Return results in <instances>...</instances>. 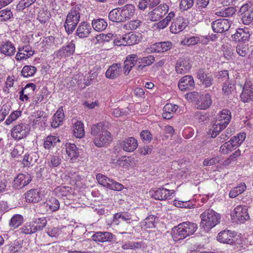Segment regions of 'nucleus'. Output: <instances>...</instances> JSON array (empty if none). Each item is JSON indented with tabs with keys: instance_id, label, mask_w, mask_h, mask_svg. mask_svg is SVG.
I'll list each match as a JSON object with an SVG mask.
<instances>
[{
	"instance_id": "nucleus-25",
	"label": "nucleus",
	"mask_w": 253,
	"mask_h": 253,
	"mask_svg": "<svg viewBox=\"0 0 253 253\" xmlns=\"http://www.w3.org/2000/svg\"><path fill=\"white\" fill-rule=\"evenodd\" d=\"M197 108L201 110H206L212 104L211 96L209 93H206L200 96L197 100Z\"/></svg>"
},
{
	"instance_id": "nucleus-4",
	"label": "nucleus",
	"mask_w": 253,
	"mask_h": 253,
	"mask_svg": "<svg viewBox=\"0 0 253 253\" xmlns=\"http://www.w3.org/2000/svg\"><path fill=\"white\" fill-rule=\"evenodd\" d=\"M201 221L200 227L205 230H209L215 226L220 222V215L212 209L205 211L200 215Z\"/></svg>"
},
{
	"instance_id": "nucleus-47",
	"label": "nucleus",
	"mask_w": 253,
	"mask_h": 253,
	"mask_svg": "<svg viewBox=\"0 0 253 253\" xmlns=\"http://www.w3.org/2000/svg\"><path fill=\"white\" fill-rule=\"evenodd\" d=\"M236 11L235 8L233 7H228L222 9L215 12V14L221 17H230L233 16Z\"/></svg>"
},
{
	"instance_id": "nucleus-30",
	"label": "nucleus",
	"mask_w": 253,
	"mask_h": 253,
	"mask_svg": "<svg viewBox=\"0 0 253 253\" xmlns=\"http://www.w3.org/2000/svg\"><path fill=\"white\" fill-rule=\"evenodd\" d=\"M38 158V155L36 152L27 153L24 155L22 163L24 167H29L37 161Z\"/></svg>"
},
{
	"instance_id": "nucleus-49",
	"label": "nucleus",
	"mask_w": 253,
	"mask_h": 253,
	"mask_svg": "<svg viewBox=\"0 0 253 253\" xmlns=\"http://www.w3.org/2000/svg\"><path fill=\"white\" fill-rule=\"evenodd\" d=\"M23 221V216L20 214H16L12 216L9 225L11 228L15 229L21 225Z\"/></svg>"
},
{
	"instance_id": "nucleus-56",
	"label": "nucleus",
	"mask_w": 253,
	"mask_h": 253,
	"mask_svg": "<svg viewBox=\"0 0 253 253\" xmlns=\"http://www.w3.org/2000/svg\"><path fill=\"white\" fill-rule=\"evenodd\" d=\"M131 160L130 157H123L118 159L115 163L120 167L127 168L130 166Z\"/></svg>"
},
{
	"instance_id": "nucleus-39",
	"label": "nucleus",
	"mask_w": 253,
	"mask_h": 253,
	"mask_svg": "<svg viewBox=\"0 0 253 253\" xmlns=\"http://www.w3.org/2000/svg\"><path fill=\"white\" fill-rule=\"evenodd\" d=\"M107 22L103 19H94L92 21V27L97 31L104 30L107 27Z\"/></svg>"
},
{
	"instance_id": "nucleus-27",
	"label": "nucleus",
	"mask_w": 253,
	"mask_h": 253,
	"mask_svg": "<svg viewBox=\"0 0 253 253\" xmlns=\"http://www.w3.org/2000/svg\"><path fill=\"white\" fill-rule=\"evenodd\" d=\"M171 46L172 43L170 42H163L152 44L151 49L154 52H164L169 50Z\"/></svg>"
},
{
	"instance_id": "nucleus-12",
	"label": "nucleus",
	"mask_w": 253,
	"mask_h": 253,
	"mask_svg": "<svg viewBox=\"0 0 253 253\" xmlns=\"http://www.w3.org/2000/svg\"><path fill=\"white\" fill-rule=\"evenodd\" d=\"M231 22L226 19H217L211 23V27L215 33H223L230 27Z\"/></svg>"
},
{
	"instance_id": "nucleus-34",
	"label": "nucleus",
	"mask_w": 253,
	"mask_h": 253,
	"mask_svg": "<svg viewBox=\"0 0 253 253\" xmlns=\"http://www.w3.org/2000/svg\"><path fill=\"white\" fill-rule=\"evenodd\" d=\"M120 8L123 13L125 21L130 19L135 13V8L133 4H126L124 6Z\"/></svg>"
},
{
	"instance_id": "nucleus-5",
	"label": "nucleus",
	"mask_w": 253,
	"mask_h": 253,
	"mask_svg": "<svg viewBox=\"0 0 253 253\" xmlns=\"http://www.w3.org/2000/svg\"><path fill=\"white\" fill-rule=\"evenodd\" d=\"M96 179L100 184L113 190L121 191L124 188L121 183L110 179L101 173H98L96 175Z\"/></svg>"
},
{
	"instance_id": "nucleus-1",
	"label": "nucleus",
	"mask_w": 253,
	"mask_h": 253,
	"mask_svg": "<svg viewBox=\"0 0 253 253\" xmlns=\"http://www.w3.org/2000/svg\"><path fill=\"white\" fill-rule=\"evenodd\" d=\"M91 134L94 136L93 142L97 147L106 146L111 141V134L106 129L103 122L93 125Z\"/></svg>"
},
{
	"instance_id": "nucleus-11",
	"label": "nucleus",
	"mask_w": 253,
	"mask_h": 253,
	"mask_svg": "<svg viewBox=\"0 0 253 253\" xmlns=\"http://www.w3.org/2000/svg\"><path fill=\"white\" fill-rule=\"evenodd\" d=\"M250 33V29L248 27L238 28L236 33L232 35L231 37L233 41L236 42H245L246 41H249L251 36Z\"/></svg>"
},
{
	"instance_id": "nucleus-21",
	"label": "nucleus",
	"mask_w": 253,
	"mask_h": 253,
	"mask_svg": "<svg viewBox=\"0 0 253 253\" xmlns=\"http://www.w3.org/2000/svg\"><path fill=\"white\" fill-rule=\"evenodd\" d=\"M16 52V48L10 41L2 42L0 44V53L6 56H12Z\"/></svg>"
},
{
	"instance_id": "nucleus-60",
	"label": "nucleus",
	"mask_w": 253,
	"mask_h": 253,
	"mask_svg": "<svg viewBox=\"0 0 253 253\" xmlns=\"http://www.w3.org/2000/svg\"><path fill=\"white\" fill-rule=\"evenodd\" d=\"M20 232L25 234H32L36 233L34 231V228L33 224L30 223L29 224H26L23 227L20 228Z\"/></svg>"
},
{
	"instance_id": "nucleus-8",
	"label": "nucleus",
	"mask_w": 253,
	"mask_h": 253,
	"mask_svg": "<svg viewBox=\"0 0 253 253\" xmlns=\"http://www.w3.org/2000/svg\"><path fill=\"white\" fill-rule=\"evenodd\" d=\"M91 239L97 244L108 242L113 243L116 241V236L109 232H96L92 236Z\"/></svg>"
},
{
	"instance_id": "nucleus-55",
	"label": "nucleus",
	"mask_w": 253,
	"mask_h": 253,
	"mask_svg": "<svg viewBox=\"0 0 253 253\" xmlns=\"http://www.w3.org/2000/svg\"><path fill=\"white\" fill-rule=\"evenodd\" d=\"M246 138V133H239L236 136L232 137L230 140L238 147L245 140Z\"/></svg>"
},
{
	"instance_id": "nucleus-2",
	"label": "nucleus",
	"mask_w": 253,
	"mask_h": 253,
	"mask_svg": "<svg viewBox=\"0 0 253 253\" xmlns=\"http://www.w3.org/2000/svg\"><path fill=\"white\" fill-rule=\"evenodd\" d=\"M197 228V224L195 223L189 221L183 222L173 228L172 236L175 240H183L193 235Z\"/></svg>"
},
{
	"instance_id": "nucleus-18",
	"label": "nucleus",
	"mask_w": 253,
	"mask_h": 253,
	"mask_svg": "<svg viewBox=\"0 0 253 253\" xmlns=\"http://www.w3.org/2000/svg\"><path fill=\"white\" fill-rule=\"evenodd\" d=\"M178 86L181 91L192 89L195 86L193 78L189 75L184 76L179 81Z\"/></svg>"
},
{
	"instance_id": "nucleus-32",
	"label": "nucleus",
	"mask_w": 253,
	"mask_h": 253,
	"mask_svg": "<svg viewBox=\"0 0 253 253\" xmlns=\"http://www.w3.org/2000/svg\"><path fill=\"white\" fill-rule=\"evenodd\" d=\"M25 199L28 203H37L41 199V196L38 189H33L25 193Z\"/></svg>"
},
{
	"instance_id": "nucleus-28",
	"label": "nucleus",
	"mask_w": 253,
	"mask_h": 253,
	"mask_svg": "<svg viewBox=\"0 0 253 253\" xmlns=\"http://www.w3.org/2000/svg\"><path fill=\"white\" fill-rule=\"evenodd\" d=\"M108 18L110 21L113 22L120 23L125 22V18H124L123 13L120 7L111 10L109 13Z\"/></svg>"
},
{
	"instance_id": "nucleus-63",
	"label": "nucleus",
	"mask_w": 253,
	"mask_h": 253,
	"mask_svg": "<svg viewBox=\"0 0 253 253\" xmlns=\"http://www.w3.org/2000/svg\"><path fill=\"white\" fill-rule=\"evenodd\" d=\"M236 51L239 55L245 57L248 54L249 49L246 45L239 44L236 46Z\"/></svg>"
},
{
	"instance_id": "nucleus-16",
	"label": "nucleus",
	"mask_w": 253,
	"mask_h": 253,
	"mask_svg": "<svg viewBox=\"0 0 253 253\" xmlns=\"http://www.w3.org/2000/svg\"><path fill=\"white\" fill-rule=\"evenodd\" d=\"M173 193L174 190L162 187L154 191L152 196L156 200L163 201L170 198Z\"/></svg>"
},
{
	"instance_id": "nucleus-13",
	"label": "nucleus",
	"mask_w": 253,
	"mask_h": 253,
	"mask_svg": "<svg viewBox=\"0 0 253 253\" xmlns=\"http://www.w3.org/2000/svg\"><path fill=\"white\" fill-rule=\"evenodd\" d=\"M91 31L90 24L86 21H83L78 26L75 35L80 39L85 38L88 37Z\"/></svg>"
},
{
	"instance_id": "nucleus-62",
	"label": "nucleus",
	"mask_w": 253,
	"mask_h": 253,
	"mask_svg": "<svg viewBox=\"0 0 253 253\" xmlns=\"http://www.w3.org/2000/svg\"><path fill=\"white\" fill-rule=\"evenodd\" d=\"M169 104H167L163 108V117L165 119H170L173 117L172 111Z\"/></svg>"
},
{
	"instance_id": "nucleus-19",
	"label": "nucleus",
	"mask_w": 253,
	"mask_h": 253,
	"mask_svg": "<svg viewBox=\"0 0 253 253\" xmlns=\"http://www.w3.org/2000/svg\"><path fill=\"white\" fill-rule=\"evenodd\" d=\"M75 50V45L71 42L57 51L55 55L58 58L70 56L74 53Z\"/></svg>"
},
{
	"instance_id": "nucleus-42",
	"label": "nucleus",
	"mask_w": 253,
	"mask_h": 253,
	"mask_svg": "<svg viewBox=\"0 0 253 253\" xmlns=\"http://www.w3.org/2000/svg\"><path fill=\"white\" fill-rule=\"evenodd\" d=\"M246 185L245 183H241L236 187L231 190L229 193V197L234 198L242 194L246 189Z\"/></svg>"
},
{
	"instance_id": "nucleus-41",
	"label": "nucleus",
	"mask_w": 253,
	"mask_h": 253,
	"mask_svg": "<svg viewBox=\"0 0 253 253\" xmlns=\"http://www.w3.org/2000/svg\"><path fill=\"white\" fill-rule=\"evenodd\" d=\"M47 222V220L44 217L35 219V220L32 222L35 229L34 231L37 232L39 231H42L46 225Z\"/></svg>"
},
{
	"instance_id": "nucleus-10",
	"label": "nucleus",
	"mask_w": 253,
	"mask_h": 253,
	"mask_svg": "<svg viewBox=\"0 0 253 253\" xmlns=\"http://www.w3.org/2000/svg\"><path fill=\"white\" fill-rule=\"evenodd\" d=\"M241 101L244 103L253 101V84L248 80H246L240 95Z\"/></svg>"
},
{
	"instance_id": "nucleus-43",
	"label": "nucleus",
	"mask_w": 253,
	"mask_h": 253,
	"mask_svg": "<svg viewBox=\"0 0 253 253\" xmlns=\"http://www.w3.org/2000/svg\"><path fill=\"white\" fill-rule=\"evenodd\" d=\"M30 87H31V91L32 92H34L36 89V85L33 83H29L26 84V85L22 88L21 90L20 91V97L19 99L21 101H24V99L26 100H28L29 99L28 94H27V90Z\"/></svg>"
},
{
	"instance_id": "nucleus-24",
	"label": "nucleus",
	"mask_w": 253,
	"mask_h": 253,
	"mask_svg": "<svg viewBox=\"0 0 253 253\" xmlns=\"http://www.w3.org/2000/svg\"><path fill=\"white\" fill-rule=\"evenodd\" d=\"M191 65L189 60L185 58L179 59L175 65V71L177 74H184L191 69Z\"/></svg>"
},
{
	"instance_id": "nucleus-23",
	"label": "nucleus",
	"mask_w": 253,
	"mask_h": 253,
	"mask_svg": "<svg viewBox=\"0 0 253 253\" xmlns=\"http://www.w3.org/2000/svg\"><path fill=\"white\" fill-rule=\"evenodd\" d=\"M121 72V64L120 63H114L106 71L105 76L108 79L114 80L119 76Z\"/></svg>"
},
{
	"instance_id": "nucleus-54",
	"label": "nucleus",
	"mask_w": 253,
	"mask_h": 253,
	"mask_svg": "<svg viewBox=\"0 0 253 253\" xmlns=\"http://www.w3.org/2000/svg\"><path fill=\"white\" fill-rule=\"evenodd\" d=\"M50 16L49 11L42 9L39 12L37 19L41 23L44 24L49 21Z\"/></svg>"
},
{
	"instance_id": "nucleus-64",
	"label": "nucleus",
	"mask_w": 253,
	"mask_h": 253,
	"mask_svg": "<svg viewBox=\"0 0 253 253\" xmlns=\"http://www.w3.org/2000/svg\"><path fill=\"white\" fill-rule=\"evenodd\" d=\"M21 115V111H15L13 112L6 119L5 123L7 125H10L13 121H15L19 117H20Z\"/></svg>"
},
{
	"instance_id": "nucleus-9",
	"label": "nucleus",
	"mask_w": 253,
	"mask_h": 253,
	"mask_svg": "<svg viewBox=\"0 0 253 253\" xmlns=\"http://www.w3.org/2000/svg\"><path fill=\"white\" fill-rule=\"evenodd\" d=\"M30 127L26 124H20L14 126L11 130V136L15 139H21L25 137L29 133Z\"/></svg>"
},
{
	"instance_id": "nucleus-26",
	"label": "nucleus",
	"mask_w": 253,
	"mask_h": 253,
	"mask_svg": "<svg viewBox=\"0 0 253 253\" xmlns=\"http://www.w3.org/2000/svg\"><path fill=\"white\" fill-rule=\"evenodd\" d=\"M121 145L124 151L131 152L136 149L138 143L136 139L134 137H130L122 141Z\"/></svg>"
},
{
	"instance_id": "nucleus-31",
	"label": "nucleus",
	"mask_w": 253,
	"mask_h": 253,
	"mask_svg": "<svg viewBox=\"0 0 253 253\" xmlns=\"http://www.w3.org/2000/svg\"><path fill=\"white\" fill-rule=\"evenodd\" d=\"M66 151L70 160H76L79 156V150L75 144H66Z\"/></svg>"
},
{
	"instance_id": "nucleus-17",
	"label": "nucleus",
	"mask_w": 253,
	"mask_h": 253,
	"mask_svg": "<svg viewBox=\"0 0 253 253\" xmlns=\"http://www.w3.org/2000/svg\"><path fill=\"white\" fill-rule=\"evenodd\" d=\"M138 56L136 54H132L126 56L124 61V74L127 75L131 70L133 67H136L138 65Z\"/></svg>"
},
{
	"instance_id": "nucleus-36",
	"label": "nucleus",
	"mask_w": 253,
	"mask_h": 253,
	"mask_svg": "<svg viewBox=\"0 0 253 253\" xmlns=\"http://www.w3.org/2000/svg\"><path fill=\"white\" fill-rule=\"evenodd\" d=\"M231 119V112L227 109H223L218 115L217 121L222 122V124L227 126Z\"/></svg>"
},
{
	"instance_id": "nucleus-61",
	"label": "nucleus",
	"mask_w": 253,
	"mask_h": 253,
	"mask_svg": "<svg viewBox=\"0 0 253 253\" xmlns=\"http://www.w3.org/2000/svg\"><path fill=\"white\" fill-rule=\"evenodd\" d=\"M116 36L113 35L111 33H108L107 34H100L97 35L96 37L98 41H103V42H109L110 40L115 39Z\"/></svg>"
},
{
	"instance_id": "nucleus-50",
	"label": "nucleus",
	"mask_w": 253,
	"mask_h": 253,
	"mask_svg": "<svg viewBox=\"0 0 253 253\" xmlns=\"http://www.w3.org/2000/svg\"><path fill=\"white\" fill-rule=\"evenodd\" d=\"M57 142H59V139L57 137L55 136H48L44 142V147L46 149H49L52 146H54Z\"/></svg>"
},
{
	"instance_id": "nucleus-20",
	"label": "nucleus",
	"mask_w": 253,
	"mask_h": 253,
	"mask_svg": "<svg viewBox=\"0 0 253 253\" xmlns=\"http://www.w3.org/2000/svg\"><path fill=\"white\" fill-rule=\"evenodd\" d=\"M155 61V57L153 55H149L142 58H139L138 65H137L135 69L139 72H146L147 70V67L152 64Z\"/></svg>"
},
{
	"instance_id": "nucleus-38",
	"label": "nucleus",
	"mask_w": 253,
	"mask_h": 253,
	"mask_svg": "<svg viewBox=\"0 0 253 253\" xmlns=\"http://www.w3.org/2000/svg\"><path fill=\"white\" fill-rule=\"evenodd\" d=\"M61 162V159L58 155H50L46 159L45 165L49 168L58 167Z\"/></svg>"
},
{
	"instance_id": "nucleus-48",
	"label": "nucleus",
	"mask_w": 253,
	"mask_h": 253,
	"mask_svg": "<svg viewBox=\"0 0 253 253\" xmlns=\"http://www.w3.org/2000/svg\"><path fill=\"white\" fill-rule=\"evenodd\" d=\"M126 45H131L138 43V36L132 33H129L124 35Z\"/></svg>"
},
{
	"instance_id": "nucleus-37",
	"label": "nucleus",
	"mask_w": 253,
	"mask_h": 253,
	"mask_svg": "<svg viewBox=\"0 0 253 253\" xmlns=\"http://www.w3.org/2000/svg\"><path fill=\"white\" fill-rule=\"evenodd\" d=\"M144 243L143 242H133L128 241L125 242L122 246V249L124 250H136L144 247Z\"/></svg>"
},
{
	"instance_id": "nucleus-15",
	"label": "nucleus",
	"mask_w": 253,
	"mask_h": 253,
	"mask_svg": "<svg viewBox=\"0 0 253 253\" xmlns=\"http://www.w3.org/2000/svg\"><path fill=\"white\" fill-rule=\"evenodd\" d=\"M197 77L205 88L211 87L213 84V78L212 75L206 74L204 69L198 70Z\"/></svg>"
},
{
	"instance_id": "nucleus-29",
	"label": "nucleus",
	"mask_w": 253,
	"mask_h": 253,
	"mask_svg": "<svg viewBox=\"0 0 253 253\" xmlns=\"http://www.w3.org/2000/svg\"><path fill=\"white\" fill-rule=\"evenodd\" d=\"M122 221L130 223L132 221L131 215L127 212H117L114 215L113 222L116 224H119Z\"/></svg>"
},
{
	"instance_id": "nucleus-57",
	"label": "nucleus",
	"mask_w": 253,
	"mask_h": 253,
	"mask_svg": "<svg viewBox=\"0 0 253 253\" xmlns=\"http://www.w3.org/2000/svg\"><path fill=\"white\" fill-rule=\"evenodd\" d=\"M182 20V17H179L176 21L173 22L170 27V31L173 34L178 33L181 31L180 29V20Z\"/></svg>"
},
{
	"instance_id": "nucleus-58",
	"label": "nucleus",
	"mask_w": 253,
	"mask_h": 253,
	"mask_svg": "<svg viewBox=\"0 0 253 253\" xmlns=\"http://www.w3.org/2000/svg\"><path fill=\"white\" fill-rule=\"evenodd\" d=\"M149 14L150 19L153 21H156L164 16L163 12H161L157 7L154 9Z\"/></svg>"
},
{
	"instance_id": "nucleus-52",
	"label": "nucleus",
	"mask_w": 253,
	"mask_h": 253,
	"mask_svg": "<svg viewBox=\"0 0 253 253\" xmlns=\"http://www.w3.org/2000/svg\"><path fill=\"white\" fill-rule=\"evenodd\" d=\"M13 18V13L10 9L6 8L0 11V21L5 22Z\"/></svg>"
},
{
	"instance_id": "nucleus-35",
	"label": "nucleus",
	"mask_w": 253,
	"mask_h": 253,
	"mask_svg": "<svg viewBox=\"0 0 253 253\" xmlns=\"http://www.w3.org/2000/svg\"><path fill=\"white\" fill-rule=\"evenodd\" d=\"M227 126L222 124V122H218L216 120L211 128L209 131V134L212 138H215L216 136L224 129Z\"/></svg>"
},
{
	"instance_id": "nucleus-44",
	"label": "nucleus",
	"mask_w": 253,
	"mask_h": 253,
	"mask_svg": "<svg viewBox=\"0 0 253 253\" xmlns=\"http://www.w3.org/2000/svg\"><path fill=\"white\" fill-rule=\"evenodd\" d=\"M74 135L78 138H82L84 135V124L80 121H77L74 126Z\"/></svg>"
},
{
	"instance_id": "nucleus-46",
	"label": "nucleus",
	"mask_w": 253,
	"mask_h": 253,
	"mask_svg": "<svg viewBox=\"0 0 253 253\" xmlns=\"http://www.w3.org/2000/svg\"><path fill=\"white\" fill-rule=\"evenodd\" d=\"M36 71L37 69L35 66L31 65H25L23 67L21 74L24 77L28 78L33 76Z\"/></svg>"
},
{
	"instance_id": "nucleus-7",
	"label": "nucleus",
	"mask_w": 253,
	"mask_h": 253,
	"mask_svg": "<svg viewBox=\"0 0 253 253\" xmlns=\"http://www.w3.org/2000/svg\"><path fill=\"white\" fill-rule=\"evenodd\" d=\"M239 13L241 16L242 21L244 25H249L253 21V7L252 3L243 5Z\"/></svg>"
},
{
	"instance_id": "nucleus-6",
	"label": "nucleus",
	"mask_w": 253,
	"mask_h": 253,
	"mask_svg": "<svg viewBox=\"0 0 253 253\" xmlns=\"http://www.w3.org/2000/svg\"><path fill=\"white\" fill-rule=\"evenodd\" d=\"M231 216L238 223H244L250 217L246 207L241 205L238 206L234 209Z\"/></svg>"
},
{
	"instance_id": "nucleus-22",
	"label": "nucleus",
	"mask_w": 253,
	"mask_h": 253,
	"mask_svg": "<svg viewBox=\"0 0 253 253\" xmlns=\"http://www.w3.org/2000/svg\"><path fill=\"white\" fill-rule=\"evenodd\" d=\"M235 234L229 230H224L219 232L217 237V240L223 243L232 244L234 243Z\"/></svg>"
},
{
	"instance_id": "nucleus-51",
	"label": "nucleus",
	"mask_w": 253,
	"mask_h": 253,
	"mask_svg": "<svg viewBox=\"0 0 253 253\" xmlns=\"http://www.w3.org/2000/svg\"><path fill=\"white\" fill-rule=\"evenodd\" d=\"M56 195L58 197H66L71 193V188L69 187H58L54 190Z\"/></svg>"
},
{
	"instance_id": "nucleus-45",
	"label": "nucleus",
	"mask_w": 253,
	"mask_h": 253,
	"mask_svg": "<svg viewBox=\"0 0 253 253\" xmlns=\"http://www.w3.org/2000/svg\"><path fill=\"white\" fill-rule=\"evenodd\" d=\"M235 84L230 80H226L222 85V92L224 95L228 96L232 93L235 89Z\"/></svg>"
},
{
	"instance_id": "nucleus-3",
	"label": "nucleus",
	"mask_w": 253,
	"mask_h": 253,
	"mask_svg": "<svg viewBox=\"0 0 253 253\" xmlns=\"http://www.w3.org/2000/svg\"><path fill=\"white\" fill-rule=\"evenodd\" d=\"M81 9L78 5L73 7L67 15L64 27L68 35L75 31L81 18Z\"/></svg>"
},
{
	"instance_id": "nucleus-40",
	"label": "nucleus",
	"mask_w": 253,
	"mask_h": 253,
	"mask_svg": "<svg viewBox=\"0 0 253 253\" xmlns=\"http://www.w3.org/2000/svg\"><path fill=\"white\" fill-rule=\"evenodd\" d=\"M238 148L233 142H231V140L224 143L220 147V152L223 154H227Z\"/></svg>"
},
{
	"instance_id": "nucleus-59",
	"label": "nucleus",
	"mask_w": 253,
	"mask_h": 253,
	"mask_svg": "<svg viewBox=\"0 0 253 253\" xmlns=\"http://www.w3.org/2000/svg\"><path fill=\"white\" fill-rule=\"evenodd\" d=\"M142 22L138 20L135 19L130 21L127 24L125 25L126 29L129 30H134L138 28L141 24Z\"/></svg>"
},
{
	"instance_id": "nucleus-53",
	"label": "nucleus",
	"mask_w": 253,
	"mask_h": 253,
	"mask_svg": "<svg viewBox=\"0 0 253 253\" xmlns=\"http://www.w3.org/2000/svg\"><path fill=\"white\" fill-rule=\"evenodd\" d=\"M47 202L48 205V208L49 211L51 212L57 211L60 207V203L59 201L53 197H51L48 200Z\"/></svg>"
},
{
	"instance_id": "nucleus-14",
	"label": "nucleus",
	"mask_w": 253,
	"mask_h": 253,
	"mask_svg": "<svg viewBox=\"0 0 253 253\" xmlns=\"http://www.w3.org/2000/svg\"><path fill=\"white\" fill-rule=\"evenodd\" d=\"M31 181L29 174L19 173L14 179L13 187L15 189H20L28 185Z\"/></svg>"
},
{
	"instance_id": "nucleus-33",
	"label": "nucleus",
	"mask_w": 253,
	"mask_h": 253,
	"mask_svg": "<svg viewBox=\"0 0 253 253\" xmlns=\"http://www.w3.org/2000/svg\"><path fill=\"white\" fill-rule=\"evenodd\" d=\"M140 226L143 230L153 228L156 226V216L150 215L140 222Z\"/></svg>"
}]
</instances>
